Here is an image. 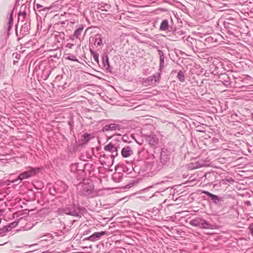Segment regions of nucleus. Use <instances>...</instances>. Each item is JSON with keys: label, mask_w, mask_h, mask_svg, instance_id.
<instances>
[{"label": "nucleus", "mask_w": 253, "mask_h": 253, "mask_svg": "<svg viewBox=\"0 0 253 253\" xmlns=\"http://www.w3.org/2000/svg\"><path fill=\"white\" fill-rule=\"evenodd\" d=\"M158 54L160 56V67L159 70L160 72H162V69L164 67V55L163 51L160 49L158 50Z\"/></svg>", "instance_id": "nucleus-16"}, {"label": "nucleus", "mask_w": 253, "mask_h": 253, "mask_svg": "<svg viewBox=\"0 0 253 253\" xmlns=\"http://www.w3.org/2000/svg\"><path fill=\"white\" fill-rule=\"evenodd\" d=\"M164 183V182L162 181V182H160V183H158V184H160V183Z\"/></svg>", "instance_id": "nucleus-45"}, {"label": "nucleus", "mask_w": 253, "mask_h": 253, "mask_svg": "<svg viewBox=\"0 0 253 253\" xmlns=\"http://www.w3.org/2000/svg\"><path fill=\"white\" fill-rule=\"evenodd\" d=\"M59 9V7L58 4L57 3H53L51 4L49 6H45L43 8V9H42V10L43 11L51 10V11H57L58 9Z\"/></svg>", "instance_id": "nucleus-17"}, {"label": "nucleus", "mask_w": 253, "mask_h": 253, "mask_svg": "<svg viewBox=\"0 0 253 253\" xmlns=\"http://www.w3.org/2000/svg\"><path fill=\"white\" fill-rule=\"evenodd\" d=\"M202 193L207 195L211 200L216 204H220L221 203V201H222V200L220 197L210 193L209 191H203Z\"/></svg>", "instance_id": "nucleus-12"}, {"label": "nucleus", "mask_w": 253, "mask_h": 253, "mask_svg": "<svg viewBox=\"0 0 253 253\" xmlns=\"http://www.w3.org/2000/svg\"><path fill=\"white\" fill-rule=\"evenodd\" d=\"M189 223L192 226L205 229H215L216 227L215 225L211 224L201 217H197L191 220Z\"/></svg>", "instance_id": "nucleus-2"}, {"label": "nucleus", "mask_w": 253, "mask_h": 253, "mask_svg": "<svg viewBox=\"0 0 253 253\" xmlns=\"http://www.w3.org/2000/svg\"><path fill=\"white\" fill-rule=\"evenodd\" d=\"M219 78L224 83V84L229 83L230 79L226 73L221 74Z\"/></svg>", "instance_id": "nucleus-19"}, {"label": "nucleus", "mask_w": 253, "mask_h": 253, "mask_svg": "<svg viewBox=\"0 0 253 253\" xmlns=\"http://www.w3.org/2000/svg\"><path fill=\"white\" fill-rule=\"evenodd\" d=\"M17 225V223L15 222H12L10 224L9 227L11 228H13L15 227Z\"/></svg>", "instance_id": "nucleus-37"}, {"label": "nucleus", "mask_w": 253, "mask_h": 253, "mask_svg": "<svg viewBox=\"0 0 253 253\" xmlns=\"http://www.w3.org/2000/svg\"><path fill=\"white\" fill-rule=\"evenodd\" d=\"M91 233L90 229H87L84 232V235H87Z\"/></svg>", "instance_id": "nucleus-38"}, {"label": "nucleus", "mask_w": 253, "mask_h": 253, "mask_svg": "<svg viewBox=\"0 0 253 253\" xmlns=\"http://www.w3.org/2000/svg\"><path fill=\"white\" fill-rule=\"evenodd\" d=\"M39 171V169L32 168L30 169L25 171L21 173L18 176V177L13 180H7V181L11 183H15L18 180H22L27 178H28L32 176L35 175Z\"/></svg>", "instance_id": "nucleus-4"}, {"label": "nucleus", "mask_w": 253, "mask_h": 253, "mask_svg": "<svg viewBox=\"0 0 253 253\" xmlns=\"http://www.w3.org/2000/svg\"><path fill=\"white\" fill-rule=\"evenodd\" d=\"M74 124V121L73 120H71L70 121L68 122V125L70 126L71 129L72 128V127L73 126Z\"/></svg>", "instance_id": "nucleus-36"}, {"label": "nucleus", "mask_w": 253, "mask_h": 253, "mask_svg": "<svg viewBox=\"0 0 253 253\" xmlns=\"http://www.w3.org/2000/svg\"><path fill=\"white\" fill-rule=\"evenodd\" d=\"M177 77L180 82H184L185 81V75L183 71L180 70L178 71Z\"/></svg>", "instance_id": "nucleus-24"}, {"label": "nucleus", "mask_w": 253, "mask_h": 253, "mask_svg": "<svg viewBox=\"0 0 253 253\" xmlns=\"http://www.w3.org/2000/svg\"><path fill=\"white\" fill-rule=\"evenodd\" d=\"M158 194H160V192H156L155 193H154L151 197H150V198H152V197H154V196H157V195H158Z\"/></svg>", "instance_id": "nucleus-41"}, {"label": "nucleus", "mask_w": 253, "mask_h": 253, "mask_svg": "<svg viewBox=\"0 0 253 253\" xmlns=\"http://www.w3.org/2000/svg\"><path fill=\"white\" fill-rule=\"evenodd\" d=\"M8 24L7 33L9 34L11 27L13 26V11H12L10 14Z\"/></svg>", "instance_id": "nucleus-28"}, {"label": "nucleus", "mask_w": 253, "mask_h": 253, "mask_svg": "<svg viewBox=\"0 0 253 253\" xmlns=\"http://www.w3.org/2000/svg\"><path fill=\"white\" fill-rule=\"evenodd\" d=\"M30 23H25L21 26L19 34L18 35L17 31V28H16V34L18 37V40H20L22 39L25 36L28 35L30 33Z\"/></svg>", "instance_id": "nucleus-7"}, {"label": "nucleus", "mask_w": 253, "mask_h": 253, "mask_svg": "<svg viewBox=\"0 0 253 253\" xmlns=\"http://www.w3.org/2000/svg\"><path fill=\"white\" fill-rule=\"evenodd\" d=\"M3 212L2 210H0V212Z\"/></svg>", "instance_id": "nucleus-47"}, {"label": "nucleus", "mask_w": 253, "mask_h": 253, "mask_svg": "<svg viewBox=\"0 0 253 253\" xmlns=\"http://www.w3.org/2000/svg\"><path fill=\"white\" fill-rule=\"evenodd\" d=\"M106 231L96 232L93 233L89 237L84 238V240H88L92 242H95L99 240L101 237L106 234Z\"/></svg>", "instance_id": "nucleus-10"}, {"label": "nucleus", "mask_w": 253, "mask_h": 253, "mask_svg": "<svg viewBox=\"0 0 253 253\" xmlns=\"http://www.w3.org/2000/svg\"><path fill=\"white\" fill-rule=\"evenodd\" d=\"M212 140H213V142H215V143L217 142L218 141V140L217 138H213L212 139Z\"/></svg>", "instance_id": "nucleus-44"}, {"label": "nucleus", "mask_w": 253, "mask_h": 253, "mask_svg": "<svg viewBox=\"0 0 253 253\" xmlns=\"http://www.w3.org/2000/svg\"><path fill=\"white\" fill-rule=\"evenodd\" d=\"M186 40L189 43L187 44L190 46L194 52H201L205 49L206 44L202 41L193 39L190 37L187 38Z\"/></svg>", "instance_id": "nucleus-1"}, {"label": "nucleus", "mask_w": 253, "mask_h": 253, "mask_svg": "<svg viewBox=\"0 0 253 253\" xmlns=\"http://www.w3.org/2000/svg\"><path fill=\"white\" fill-rule=\"evenodd\" d=\"M26 17L22 16L19 18V16H18V21H21V22H23Z\"/></svg>", "instance_id": "nucleus-39"}, {"label": "nucleus", "mask_w": 253, "mask_h": 253, "mask_svg": "<svg viewBox=\"0 0 253 253\" xmlns=\"http://www.w3.org/2000/svg\"><path fill=\"white\" fill-rule=\"evenodd\" d=\"M89 51L91 55L93 56L94 60L99 64V54L95 52L91 48H89Z\"/></svg>", "instance_id": "nucleus-26"}, {"label": "nucleus", "mask_w": 253, "mask_h": 253, "mask_svg": "<svg viewBox=\"0 0 253 253\" xmlns=\"http://www.w3.org/2000/svg\"><path fill=\"white\" fill-rule=\"evenodd\" d=\"M249 229L250 230V233H251L252 235L253 236V223L251 224L250 225Z\"/></svg>", "instance_id": "nucleus-35"}, {"label": "nucleus", "mask_w": 253, "mask_h": 253, "mask_svg": "<svg viewBox=\"0 0 253 253\" xmlns=\"http://www.w3.org/2000/svg\"><path fill=\"white\" fill-rule=\"evenodd\" d=\"M5 184V183L4 182V181L2 179L0 180V187L1 186L4 185Z\"/></svg>", "instance_id": "nucleus-40"}, {"label": "nucleus", "mask_w": 253, "mask_h": 253, "mask_svg": "<svg viewBox=\"0 0 253 253\" xmlns=\"http://www.w3.org/2000/svg\"><path fill=\"white\" fill-rule=\"evenodd\" d=\"M4 65L0 63V79L3 77L4 73Z\"/></svg>", "instance_id": "nucleus-31"}, {"label": "nucleus", "mask_w": 253, "mask_h": 253, "mask_svg": "<svg viewBox=\"0 0 253 253\" xmlns=\"http://www.w3.org/2000/svg\"><path fill=\"white\" fill-rule=\"evenodd\" d=\"M49 193L50 195L54 196L56 193H57V189H56V186L54 185L53 188H49Z\"/></svg>", "instance_id": "nucleus-30"}, {"label": "nucleus", "mask_w": 253, "mask_h": 253, "mask_svg": "<svg viewBox=\"0 0 253 253\" xmlns=\"http://www.w3.org/2000/svg\"><path fill=\"white\" fill-rule=\"evenodd\" d=\"M133 154V150L129 146H125L121 151V155L123 158H128Z\"/></svg>", "instance_id": "nucleus-13"}, {"label": "nucleus", "mask_w": 253, "mask_h": 253, "mask_svg": "<svg viewBox=\"0 0 253 253\" xmlns=\"http://www.w3.org/2000/svg\"><path fill=\"white\" fill-rule=\"evenodd\" d=\"M65 58L67 60L79 62L78 59L76 57V56L71 54H67L65 55Z\"/></svg>", "instance_id": "nucleus-22"}, {"label": "nucleus", "mask_w": 253, "mask_h": 253, "mask_svg": "<svg viewBox=\"0 0 253 253\" xmlns=\"http://www.w3.org/2000/svg\"><path fill=\"white\" fill-rule=\"evenodd\" d=\"M83 139L82 140V144H86L91 138V135L87 133H84L82 135Z\"/></svg>", "instance_id": "nucleus-25"}, {"label": "nucleus", "mask_w": 253, "mask_h": 253, "mask_svg": "<svg viewBox=\"0 0 253 253\" xmlns=\"http://www.w3.org/2000/svg\"><path fill=\"white\" fill-rule=\"evenodd\" d=\"M12 57L14 58L13 64H15L16 63L18 62V60L20 58L21 54L17 52H15L13 54Z\"/></svg>", "instance_id": "nucleus-29"}, {"label": "nucleus", "mask_w": 253, "mask_h": 253, "mask_svg": "<svg viewBox=\"0 0 253 253\" xmlns=\"http://www.w3.org/2000/svg\"><path fill=\"white\" fill-rule=\"evenodd\" d=\"M170 152L167 149L163 148L161 151L160 162L161 164L158 166V170H160L164 166H167L170 160Z\"/></svg>", "instance_id": "nucleus-3"}, {"label": "nucleus", "mask_w": 253, "mask_h": 253, "mask_svg": "<svg viewBox=\"0 0 253 253\" xmlns=\"http://www.w3.org/2000/svg\"><path fill=\"white\" fill-rule=\"evenodd\" d=\"M120 149V144L118 142H110L108 144L104 147V149L106 151H109L111 153V157L114 159L118 156V150Z\"/></svg>", "instance_id": "nucleus-5"}, {"label": "nucleus", "mask_w": 253, "mask_h": 253, "mask_svg": "<svg viewBox=\"0 0 253 253\" xmlns=\"http://www.w3.org/2000/svg\"><path fill=\"white\" fill-rule=\"evenodd\" d=\"M161 73H157L156 74H154L151 76L145 81V83L147 85H152L156 84V83H159L161 79Z\"/></svg>", "instance_id": "nucleus-9"}, {"label": "nucleus", "mask_w": 253, "mask_h": 253, "mask_svg": "<svg viewBox=\"0 0 253 253\" xmlns=\"http://www.w3.org/2000/svg\"><path fill=\"white\" fill-rule=\"evenodd\" d=\"M42 253H47V252H42Z\"/></svg>", "instance_id": "nucleus-48"}, {"label": "nucleus", "mask_w": 253, "mask_h": 253, "mask_svg": "<svg viewBox=\"0 0 253 253\" xmlns=\"http://www.w3.org/2000/svg\"><path fill=\"white\" fill-rule=\"evenodd\" d=\"M44 7H43V5L37 3L36 4L35 6H34V8H36L37 9L42 8L41 9L39 10V11H41V10H42V9H43Z\"/></svg>", "instance_id": "nucleus-34"}, {"label": "nucleus", "mask_w": 253, "mask_h": 253, "mask_svg": "<svg viewBox=\"0 0 253 253\" xmlns=\"http://www.w3.org/2000/svg\"><path fill=\"white\" fill-rule=\"evenodd\" d=\"M109 125V127L111 131L112 130H120L121 129V126L118 124H111Z\"/></svg>", "instance_id": "nucleus-27"}, {"label": "nucleus", "mask_w": 253, "mask_h": 253, "mask_svg": "<svg viewBox=\"0 0 253 253\" xmlns=\"http://www.w3.org/2000/svg\"><path fill=\"white\" fill-rule=\"evenodd\" d=\"M95 42L96 43V44L99 46L102 44V40L101 38H96L95 39Z\"/></svg>", "instance_id": "nucleus-32"}, {"label": "nucleus", "mask_w": 253, "mask_h": 253, "mask_svg": "<svg viewBox=\"0 0 253 253\" xmlns=\"http://www.w3.org/2000/svg\"><path fill=\"white\" fill-rule=\"evenodd\" d=\"M26 6L22 5L21 7V9L18 13V16H19V18L22 16L26 17L27 16V12L26 11Z\"/></svg>", "instance_id": "nucleus-21"}, {"label": "nucleus", "mask_w": 253, "mask_h": 253, "mask_svg": "<svg viewBox=\"0 0 253 253\" xmlns=\"http://www.w3.org/2000/svg\"><path fill=\"white\" fill-rule=\"evenodd\" d=\"M181 31H179V32H177V33L178 34V33H181Z\"/></svg>", "instance_id": "nucleus-46"}, {"label": "nucleus", "mask_w": 253, "mask_h": 253, "mask_svg": "<svg viewBox=\"0 0 253 253\" xmlns=\"http://www.w3.org/2000/svg\"><path fill=\"white\" fill-rule=\"evenodd\" d=\"M102 130L103 132L110 131V127H109V124L106 125L105 126H104Z\"/></svg>", "instance_id": "nucleus-33"}, {"label": "nucleus", "mask_w": 253, "mask_h": 253, "mask_svg": "<svg viewBox=\"0 0 253 253\" xmlns=\"http://www.w3.org/2000/svg\"><path fill=\"white\" fill-rule=\"evenodd\" d=\"M102 62L103 66L107 70L111 72L110 66L109 61V58L106 53H104L102 56Z\"/></svg>", "instance_id": "nucleus-14"}, {"label": "nucleus", "mask_w": 253, "mask_h": 253, "mask_svg": "<svg viewBox=\"0 0 253 253\" xmlns=\"http://www.w3.org/2000/svg\"><path fill=\"white\" fill-rule=\"evenodd\" d=\"M40 239L41 240V241H45V240H46V239H45V238H44V237H40Z\"/></svg>", "instance_id": "nucleus-43"}, {"label": "nucleus", "mask_w": 253, "mask_h": 253, "mask_svg": "<svg viewBox=\"0 0 253 253\" xmlns=\"http://www.w3.org/2000/svg\"><path fill=\"white\" fill-rule=\"evenodd\" d=\"M57 193H63L67 191L68 186L62 181L58 180L55 184Z\"/></svg>", "instance_id": "nucleus-11"}, {"label": "nucleus", "mask_w": 253, "mask_h": 253, "mask_svg": "<svg viewBox=\"0 0 253 253\" xmlns=\"http://www.w3.org/2000/svg\"><path fill=\"white\" fill-rule=\"evenodd\" d=\"M84 27L83 26H81L78 29H77L74 32L73 36L77 39H80V37L83 31Z\"/></svg>", "instance_id": "nucleus-20"}, {"label": "nucleus", "mask_w": 253, "mask_h": 253, "mask_svg": "<svg viewBox=\"0 0 253 253\" xmlns=\"http://www.w3.org/2000/svg\"><path fill=\"white\" fill-rule=\"evenodd\" d=\"M191 165L192 169H196L205 166L206 163L204 161L197 160L195 162L192 163Z\"/></svg>", "instance_id": "nucleus-15"}, {"label": "nucleus", "mask_w": 253, "mask_h": 253, "mask_svg": "<svg viewBox=\"0 0 253 253\" xmlns=\"http://www.w3.org/2000/svg\"><path fill=\"white\" fill-rule=\"evenodd\" d=\"M64 212L70 215L81 217V213L79 209L74 205H70L64 210Z\"/></svg>", "instance_id": "nucleus-6"}, {"label": "nucleus", "mask_w": 253, "mask_h": 253, "mask_svg": "<svg viewBox=\"0 0 253 253\" xmlns=\"http://www.w3.org/2000/svg\"><path fill=\"white\" fill-rule=\"evenodd\" d=\"M61 55V50L58 49H56L54 51H51V54H50L51 57H53L57 58H59Z\"/></svg>", "instance_id": "nucleus-23"}, {"label": "nucleus", "mask_w": 253, "mask_h": 253, "mask_svg": "<svg viewBox=\"0 0 253 253\" xmlns=\"http://www.w3.org/2000/svg\"><path fill=\"white\" fill-rule=\"evenodd\" d=\"M73 45V44L69 43L67 44V46L70 48H72Z\"/></svg>", "instance_id": "nucleus-42"}, {"label": "nucleus", "mask_w": 253, "mask_h": 253, "mask_svg": "<svg viewBox=\"0 0 253 253\" xmlns=\"http://www.w3.org/2000/svg\"><path fill=\"white\" fill-rule=\"evenodd\" d=\"M169 28V21L167 19H165L162 21L160 26V30L161 31H166Z\"/></svg>", "instance_id": "nucleus-18"}, {"label": "nucleus", "mask_w": 253, "mask_h": 253, "mask_svg": "<svg viewBox=\"0 0 253 253\" xmlns=\"http://www.w3.org/2000/svg\"><path fill=\"white\" fill-rule=\"evenodd\" d=\"M81 187L80 192L84 196H89L93 191L94 186L90 184H79Z\"/></svg>", "instance_id": "nucleus-8"}]
</instances>
